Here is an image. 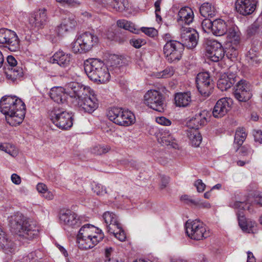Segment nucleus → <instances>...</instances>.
<instances>
[{"label": "nucleus", "mask_w": 262, "mask_h": 262, "mask_svg": "<svg viewBox=\"0 0 262 262\" xmlns=\"http://www.w3.org/2000/svg\"><path fill=\"white\" fill-rule=\"evenodd\" d=\"M8 64V70L6 74L8 79L14 81L17 78L23 76L24 71L21 67L17 65V61L12 56H8L7 58Z\"/></svg>", "instance_id": "obj_17"}, {"label": "nucleus", "mask_w": 262, "mask_h": 262, "mask_svg": "<svg viewBox=\"0 0 262 262\" xmlns=\"http://www.w3.org/2000/svg\"><path fill=\"white\" fill-rule=\"evenodd\" d=\"M178 16L177 21L180 25H189L193 20V12L190 8L185 7L180 10Z\"/></svg>", "instance_id": "obj_26"}, {"label": "nucleus", "mask_w": 262, "mask_h": 262, "mask_svg": "<svg viewBox=\"0 0 262 262\" xmlns=\"http://www.w3.org/2000/svg\"><path fill=\"white\" fill-rule=\"evenodd\" d=\"M0 249L5 253H12L14 251V243L9 239L0 227Z\"/></svg>", "instance_id": "obj_31"}, {"label": "nucleus", "mask_w": 262, "mask_h": 262, "mask_svg": "<svg viewBox=\"0 0 262 262\" xmlns=\"http://www.w3.org/2000/svg\"><path fill=\"white\" fill-rule=\"evenodd\" d=\"M59 219L61 223L72 228L78 227L80 224V222L77 219L76 214L69 210L61 213Z\"/></svg>", "instance_id": "obj_24"}, {"label": "nucleus", "mask_w": 262, "mask_h": 262, "mask_svg": "<svg viewBox=\"0 0 262 262\" xmlns=\"http://www.w3.org/2000/svg\"><path fill=\"white\" fill-rule=\"evenodd\" d=\"M233 94L239 102H247L252 96V86L246 80H241L236 83Z\"/></svg>", "instance_id": "obj_13"}, {"label": "nucleus", "mask_w": 262, "mask_h": 262, "mask_svg": "<svg viewBox=\"0 0 262 262\" xmlns=\"http://www.w3.org/2000/svg\"><path fill=\"white\" fill-rule=\"evenodd\" d=\"M187 137L192 146L198 147L202 142V137L197 129H190L188 130Z\"/></svg>", "instance_id": "obj_36"}, {"label": "nucleus", "mask_w": 262, "mask_h": 262, "mask_svg": "<svg viewBox=\"0 0 262 262\" xmlns=\"http://www.w3.org/2000/svg\"><path fill=\"white\" fill-rule=\"evenodd\" d=\"M247 262H256V258L252 252L248 251Z\"/></svg>", "instance_id": "obj_64"}, {"label": "nucleus", "mask_w": 262, "mask_h": 262, "mask_svg": "<svg viewBox=\"0 0 262 262\" xmlns=\"http://www.w3.org/2000/svg\"><path fill=\"white\" fill-rule=\"evenodd\" d=\"M62 6L76 7L80 5V3L76 0H56Z\"/></svg>", "instance_id": "obj_44"}, {"label": "nucleus", "mask_w": 262, "mask_h": 262, "mask_svg": "<svg viewBox=\"0 0 262 262\" xmlns=\"http://www.w3.org/2000/svg\"><path fill=\"white\" fill-rule=\"evenodd\" d=\"M253 136L256 142L262 143V132L261 130H254Z\"/></svg>", "instance_id": "obj_56"}, {"label": "nucleus", "mask_w": 262, "mask_h": 262, "mask_svg": "<svg viewBox=\"0 0 262 262\" xmlns=\"http://www.w3.org/2000/svg\"><path fill=\"white\" fill-rule=\"evenodd\" d=\"M11 179L12 182L16 185H19L21 183L20 177L16 173L12 174L11 175Z\"/></svg>", "instance_id": "obj_60"}, {"label": "nucleus", "mask_w": 262, "mask_h": 262, "mask_svg": "<svg viewBox=\"0 0 262 262\" xmlns=\"http://www.w3.org/2000/svg\"><path fill=\"white\" fill-rule=\"evenodd\" d=\"M77 25L75 16L72 13L66 14L61 23L55 29L57 35L63 36L65 33L73 31Z\"/></svg>", "instance_id": "obj_16"}, {"label": "nucleus", "mask_w": 262, "mask_h": 262, "mask_svg": "<svg viewBox=\"0 0 262 262\" xmlns=\"http://www.w3.org/2000/svg\"><path fill=\"white\" fill-rule=\"evenodd\" d=\"M208 112L206 110L200 111L194 117L190 119L187 123L190 129L198 130L200 127L204 125L207 122Z\"/></svg>", "instance_id": "obj_23"}, {"label": "nucleus", "mask_w": 262, "mask_h": 262, "mask_svg": "<svg viewBox=\"0 0 262 262\" xmlns=\"http://www.w3.org/2000/svg\"><path fill=\"white\" fill-rule=\"evenodd\" d=\"M206 56L211 61L217 62L225 56L222 45L216 40L208 41L206 47Z\"/></svg>", "instance_id": "obj_14"}, {"label": "nucleus", "mask_w": 262, "mask_h": 262, "mask_svg": "<svg viewBox=\"0 0 262 262\" xmlns=\"http://www.w3.org/2000/svg\"><path fill=\"white\" fill-rule=\"evenodd\" d=\"M144 103L150 108L159 112L165 110V98L163 94L154 90L148 91L144 96Z\"/></svg>", "instance_id": "obj_9"}, {"label": "nucleus", "mask_w": 262, "mask_h": 262, "mask_svg": "<svg viewBox=\"0 0 262 262\" xmlns=\"http://www.w3.org/2000/svg\"><path fill=\"white\" fill-rule=\"evenodd\" d=\"M174 100L177 106L186 107L191 101V94L190 92L177 93L175 95Z\"/></svg>", "instance_id": "obj_34"}, {"label": "nucleus", "mask_w": 262, "mask_h": 262, "mask_svg": "<svg viewBox=\"0 0 262 262\" xmlns=\"http://www.w3.org/2000/svg\"><path fill=\"white\" fill-rule=\"evenodd\" d=\"M236 214L239 226L242 230L249 233H254V228L256 226V223L251 221H247L243 212L239 211Z\"/></svg>", "instance_id": "obj_30"}, {"label": "nucleus", "mask_w": 262, "mask_h": 262, "mask_svg": "<svg viewBox=\"0 0 262 262\" xmlns=\"http://www.w3.org/2000/svg\"><path fill=\"white\" fill-rule=\"evenodd\" d=\"M106 37L110 40H114L115 38V33L113 31V29H108L105 34Z\"/></svg>", "instance_id": "obj_63"}, {"label": "nucleus", "mask_w": 262, "mask_h": 262, "mask_svg": "<svg viewBox=\"0 0 262 262\" xmlns=\"http://www.w3.org/2000/svg\"><path fill=\"white\" fill-rule=\"evenodd\" d=\"M181 37L183 47L185 46L188 49H191L195 48L198 44L199 34L194 29L183 27L181 31Z\"/></svg>", "instance_id": "obj_15"}, {"label": "nucleus", "mask_w": 262, "mask_h": 262, "mask_svg": "<svg viewBox=\"0 0 262 262\" xmlns=\"http://www.w3.org/2000/svg\"><path fill=\"white\" fill-rule=\"evenodd\" d=\"M50 98L57 103H64L67 99V94L65 92V89L62 87H54L49 92Z\"/></svg>", "instance_id": "obj_28"}, {"label": "nucleus", "mask_w": 262, "mask_h": 262, "mask_svg": "<svg viewBox=\"0 0 262 262\" xmlns=\"http://www.w3.org/2000/svg\"><path fill=\"white\" fill-rule=\"evenodd\" d=\"M103 218L105 221L108 232H114L115 229H118L121 225L118 220L117 215L113 212L106 211L103 213Z\"/></svg>", "instance_id": "obj_27"}, {"label": "nucleus", "mask_w": 262, "mask_h": 262, "mask_svg": "<svg viewBox=\"0 0 262 262\" xmlns=\"http://www.w3.org/2000/svg\"><path fill=\"white\" fill-rule=\"evenodd\" d=\"M10 224L12 231L23 239L32 241L39 233V227L36 223L17 213L11 216Z\"/></svg>", "instance_id": "obj_2"}, {"label": "nucleus", "mask_w": 262, "mask_h": 262, "mask_svg": "<svg viewBox=\"0 0 262 262\" xmlns=\"http://www.w3.org/2000/svg\"><path fill=\"white\" fill-rule=\"evenodd\" d=\"M143 32L150 37H154L157 34V31L153 28H143Z\"/></svg>", "instance_id": "obj_51"}, {"label": "nucleus", "mask_w": 262, "mask_h": 262, "mask_svg": "<svg viewBox=\"0 0 262 262\" xmlns=\"http://www.w3.org/2000/svg\"><path fill=\"white\" fill-rule=\"evenodd\" d=\"M231 206L234 208H239L244 210L247 208L246 204L243 202H235L233 205H231Z\"/></svg>", "instance_id": "obj_57"}, {"label": "nucleus", "mask_w": 262, "mask_h": 262, "mask_svg": "<svg viewBox=\"0 0 262 262\" xmlns=\"http://www.w3.org/2000/svg\"><path fill=\"white\" fill-rule=\"evenodd\" d=\"M197 204H195V206H199V207L203 208H210L211 205L210 203L206 201H201V200H196Z\"/></svg>", "instance_id": "obj_58"}, {"label": "nucleus", "mask_w": 262, "mask_h": 262, "mask_svg": "<svg viewBox=\"0 0 262 262\" xmlns=\"http://www.w3.org/2000/svg\"><path fill=\"white\" fill-rule=\"evenodd\" d=\"M36 188L38 192L42 193H44L47 190V186L43 183H38Z\"/></svg>", "instance_id": "obj_61"}, {"label": "nucleus", "mask_w": 262, "mask_h": 262, "mask_svg": "<svg viewBox=\"0 0 262 262\" xmlns=\"http://www.w3.org/2000/svg\"><path fill=\"white\" fill-rule=\"evenodd\" d=\"M247 58L248 62L251 64H254V63L257 64L259 62V59L258 58L256 54L253 50L248 52L247 55Z\"/></svg>", "instance_id": "obj_48"}, {"label": "nucleus", "mask_w": 262, "mask_h": 262, "mask_svg": "<svg viewBox=\"0 0 262 262\" xmlns=\"http://www.w3.org/2000/svg\"><path fill=\"white\" fill-rule=\"evenodd\" d=\"M183 50V45L176 40L167 41L163 47L164 56L169 63L180 60Z\"/></svg>", "instance_id": "obj_10"}, {"label": "nucleus", "mask_w": 262, "mask_h": 262, "mask_svg": "<svg viewBox=\"0 0 262 262\" xmlns=\"http://www.w3.org/2000/svg\"><path fill=\"white\" fill-rule=\"evenodd\" d=\"M158 141L160 144L163 146L170 145L174 148L178 147V144L176 143L174 138L168 132L164 131L160 133L158 137Z\"/></svg>", "instance_id": "obj_33"}, {"label": "nucleus", "mask_w": 262, "mask_h": 262, "mask_svg": "<svg viewBox=\"0 0 262 262\" xmlns=\"http://www.w3.org/2000/svg\"><path fill=\"white\" fill-rule=\"evenodd\" d=\"M196 87L200 93L208 97L212 92L214 84L208 73H200L196 77Z\"/></svg>", "instance_id": "obj_12"}, {"label": "nucleus", "mask_w": 262, "mask_h": 262, "mask_svg": "<svg viewBox=\"0 0 262 262\" xmlns=\"http://www.w3.org/2000/svg\"><path fill=\"white\" fill-rule=\"evenodd\" d=\"M156 122L163 125L168 126L171 124V121L164 117H159L156 118Z\"/></svg>", "instance_id": "obj_54"}, {"label": "nucleus", "mask_w": 262, "mask_h": 262, "mask_svg": "<svg viewBox=\"0 0 262 262\" xmlns=\"http://www.w3.org/2000/svg\"><path fill=\"white\" fill-rule=\"evenodd\" d=\"M103 237L101 230L91 224L84 225L80 229L77 236L78 247L83 250L92 248Z\"/></svg>", "instance_id": "obj_3"}, {"label": "nucleus", "mask_w": 262, "mask_h": 262, "mask_svg": "<svg viewBox=\"0 0 262 262\" xmlns=\"http://www.w3.org/2000/svg\"><path fill=\"white\" fill-rule=\"evenodd\" d=\"M213 21L208 18H205L202 22V27L204 32L209 33L212 32Z\"/></svg>", "instance_id": "obj_43"}, {"label": "nucleus", "mask_w": 262, "mask_h": 262, "mask_svg": "<svg viewBox=\"0 0 262 262\" xmlns=\"http://www.w3.org/2000/svg\"><path fill=\"white\" fill-rule=\"evenodd\" d=\"M73 104L88 113L93 112L98 107V100L94 91L91 89L86 95L83 94L80 98L75 99Z\"/></svg>", "instance_id": "obj_8"}, {"label": "nucleus", "mask_w": 262, "mask_h": 262, "mask_svg": "<svg viewBox=\"0 0 262 262\" xmlns=\"http://www.w3.org/2000/svg\"><path fill=\"white\" fill-rule=\"evenodd\" d=\"M80 41V39L78 37L77 39L71 43V47L72 51L74 53L84 52V50L82 47V43H81Z\"/></svg>", "instance_id": "obj_46"}, {"label": "nucleus", "mask_w": 262, "mask_h": 262, "mask_svg": "<svg viewBox=\"0 0 262 262\" xmlns=\"http://www.w3.org/2000/svg\"><path fill=\"white\" fill-rule=\"evenodd\" d=\"M46 12V9L43 8L39 9L31 15L29 19V23L32 27L37 30L44 27L48 21Z\"/></svg>", "instance_id": "obj_21"}, {"label": "nucleus", "mask_w": 262, "mask_h": 262, "mask_svg": "<svg viewBox=\"0 0 262 262\" xmlns=\"http://www.w3.org/2000/svg\"><path fill=\"white\" fill-rule=\"evenodd\" d=\"M0 46L7 48L12 52L18 51L19 49V40L16 33L9 29H1Z\"/></svg>", "instance_id": "obj_11"}, {"label": "nucleus", "mask_w": 262, "mask_h": 262, "mask_svg": "<svg viewBox=\"0 0 262 262\" xmlns=\"http://www.w3.org/2000/svg\"><path fill=\"white\" fill-rule=\"evenodd\" d=\"M247 137L245 129L244 128H238L235 132L234 138V144H237V148L241 146Z\"/></svg>", "instance_id": "obj_39"}, {"label": "nucleus", "mask_w": 262, "mask_h": 262, "mask_svg": "<svg viewBox=\"0 0 262 262\" xmlns=\"http://www.w3.org/2000/svg\"><path fill=\"white\" fill-rule=\"evenodd\" d=\"M110 233L113 234L116 238L121 242L125 241L126 239V235L122 228L121 225H119L118 229L116 228L114 232Z\"/></svg>", "instance_id": "obj_45"}, {"label": "nucleus", "mask_w": 262, "mask_h": 262, "mask_svg": "<svg viewBox=\"0 0 262 262\" xmlns=\"http://www.w3.org/2000/svg\"><path fill=\"white\" fill-rule=\"evenodd\" d=\"M103 4L108 8L122 12L128 7L127 0H103Z\"/></svg>", "instance_id": "obj_32"}, {"label": "nucleus", "mask_w": 262, "mask_h": 262, "mask_svg": "<svg viewBox=\"0 0 262 262\" xmlns=\"http://www.w3.org/2000/svg\"><path fill=\"white\" fill-rule=\"evenodd\" d=\"M84 69L88 77L98 83L109 81L110 74L106 66L98 59H89L84 62Z\"/></svg>", "instance_id": "obj_4"}, {"label": "nucleus", "mask_w": 262, "mask_h": 262, "mask_svg": "<svg viewBox=\"0 0 262 262\" xmlns=\"http://www.w3.org/2000/svg\"><path fill=\"white\" fill-rule=\"evenodd\" d=\"M174 73V69L170 67L166 68L163 71L158 72L156 74V76L159 78H167L172 76Z\"/></svg>", "instance_id": "obj_42"}, {"label": "nucleus", "mask_w": 262, "mask_h": 262, "mask_svg": "<svg viewBox=\"0 0 262 262\" xmlns=\"http://www.w3.org/2000/svg\"><path fill=\"white\" fill-rule=\"evenodd\" d=\"M130 44L135 48L139 49L146 43L144 39L141 38H132L129 41Z\"/></svg>", "instance_id": "obj_49"}, {"label": "nucleus", "mask_w": 262, "mask_h": 262, "mask_svg": "<svg viewBox=\"0 0 262 262\" xmlns=\"http://www.w3.org/2000/svg\"><path fill=\"white\" fill-rule=\"evenodd\" d=\"M232 99L230 98H222L219 99L214 105L212 115L216 118H221L226 115L231 108Z\"/></svg>", "instance_id": "obj_20"}, {"label": "nucleus", "mask_w": 262, "mask_h": 262, "mask_svg": "<svg viewBox=\"0 0 262 262\" xmlns=\"http://www.w3.org/2000/svg\"><path fill=\"white\" fill-rule=\"evenodd\" d=\"M107 116L108 119L116 124L127 126L131 125L134 120L133 114L121 108L114 107L108 111Z\"/></svg>", "instance_id": "obj_6"}, {"label": "nucleus", "mask_w": 262, "mask_h": 262, "mask_svg": "<svg viewBox=\"0 0 262 262\" xmlns=\"http://www.w3.org/2000/svg\"><path fill=\"white\" fill-rule=\"evenodd\" d=\"M1 112L5 115L7 122L11 126L22 123L26 114L25 104L15 96H5L0 101Z\"/></svg>", "instance_id": "obj_1"}, {"label": "nucleus", "mask_w": 262, "mask_h": 262, "mask_svg": "<svg viewBox=\"0 0 262 262\" xmlns=\"http://www.w3.org/2000/svg\"><path fill=\"white\" fill-rule=\"evenodd\" d=\"M200 12L205 18H211L215 15L214 8L209 3H205L202 5Z\"/></svg>", "instance_id": "obj_37"}, {"label": "nucleus", "mask_w": 262, "mask_h": 262, "mask_svg": "<svg viewBox=\"0 0 262 262\" xmlns=\"http://www.w3.org/2000/svg\"><path fill=\"white\" fill-rule=\"evenodd\" d=\"M110 150L109 146L97 145L93 147L91 152L94 154L100 155L107 152Z\"/></svg>", "instance_id": "obj_47"}, {"label": "nucleus", "mask_w": 262, "mask_h": 262, "mask_svg": "<svg viewBox=\"0 0 262 262\" xmlns=\"http://www.w3.org/2000/svg\"><path fill=\"white\" fill-rule=\"evenodd\" d=\"M66 88L72 98V103L75 99L80 98L83 94L86 95L91 89L77 82H69L66 84Z\"/></svg>", "instance_id": "obj_19"}, {"label": "nucleus", "mask_w": 262, "mask_h": 262, "mask_svg": "<svg viewBox=\"0 0 262 262\" xmlns=\"http://www.w3.org/2000/svg\"><path fill=\"white\" fill-rule=\"evenodd\" d=\"M258 0H236L235 9L239 14L247 16L253 13L256 9Z\"/></svg>", "instance_id": "obj_18"}, {"label": "nucleus", "mask_w": 262, "mask_h": 262, "mask_svg": "<svg viewBox=\"0 0 262 262\" xmlns=\"http://www.w3.org/2000/svg\"><path fill=\"white\" fill-rule=\"evenodd\" d=\"M227 26L225 21L221 19L213 20L212 33L216 36H222L226 33Z\"/></svg>", "instance_id": "obj_35"}, {"label": "nucleus", "mask_w": 262, "mask_h": 262, "mask_svg": "<svg viewBox=\"0 0 262 262\" xmlns=\"http://www.w3.org/2000/svg\"><path fill=\"white\" fill-rule=\"evenodd\" d=\"M93 190L97 195H103L107 193L106 188H103V186L99 184H95Z\"/></svg>", "instance_id": "obj_50"}, {"label": "nucleus", "mask_w": 262, "mask_h": 262, "mask_svg": "<svg viewBox=\"0 0 262 262\" xmlns=\"http://www.w3.org/2000/svg\"><path fill=\"white\" fill-rule=\"evenodd\" d=\"M194 185L196 187L197 190L199 192H203L205 188L206 185L203 183L201 180H198L194 183Z\"/></svg>", "instance_id": "obj_55"}, {"label": "nucleus", "mask_w": 262, "mask_h": 262, "mask_svg": "<svg viewBox=\"0 0 262 262\" xmlns=\"http://www.w3.org/2000/svg\"><path fill=\"white\" fill-rule=\"evenodd\" d=\"M181 200L188 205L192 204L195 206V204H198L196 200L192 199L191 197L188 195H182L181 198Z\"/></svg>", "instance_id": "obj_52"}, {"label": "nucleus", "mask_w": 262, "mask_h": 262, "mask_svg": "<svg viewBox=\"0 0 262 262\" xmlns=\"http://www.w3.org/2000/svg\"><path fill=\"white\" fill-rule=\"evenodd\" d=\"M84 52L90 51L98 41V37L92 32H85L78 36Z\"/></svg>", "instance_id": "obj_22"}, {"label": "nucleus", "mask_w": 262, "mask_h": 262, "mask_svg": "<svg viewBox=\"0 0 262 262\" xmlns=\"http://www.w3.org/2000/svg\"><path fill=\"white\" fill-rule=\"evenodd\" d=\"M237 47V45H234V46H232L231 45H228V47L225 51V55H226L228 58L232 60L237 57L238 55Z\"/></svg>", "instance_id": "obj_40"}, {"label": "nucleus", "mask_w": 262, "mask_h": 262, "mask_svg": "<svg viewBox=\"0 0 262 262\" xmlns=\"http://www.w3.org/2000/svg\"><path fill=\"white\" fill-rule=\"evenodd\" d=\"M235 75L232 73H224L217 81V88L222 91H227L235 83Z\"/></svg>", "instance_id": "obj_25"}, {"label": "nucleus", "mask_w": 262, "mask_h": 262, "mask_svg": "<svg viewBox=\"0 0 262 262\" xmlns=\"http://www.w3.org/2000/svg\"><path fill=\"white\" fill-rule=\"evenodd\" d=\"M161 183L160 185V188L163 189L165 188L169 183V178L166 176H162L161 177Z\"/></svg>", "instance_id": "obj_59"}, {"label": "nucleus", "mask_w": 262, "mask_h": 262, "mask_svg": "<svg viewBox=\"0 0 262 262\" xmlns=\"http://www.w3.org/2000/svg\"><path fill=\"white\" fill-rule=\"evenodd\" d=\"M117 25L120 28H123L126 30H128L131 32L135 33L136 29L133 24L130 22L124 20H118L117 21Z\"/></svg>", "instance_id": "obj_41"}, {"label": "nucleus", "mask_w": 262, "mask_h": 262, "mask_svg": "<svg viewBox=\"0 0 262 262\" xmlns=\"http://www.w3.org/2000/svg\"><path fill=\"white\" fill-rule=\"evenodd\" d=\"M227 37L228 41L233 45H238L239 42V35L237 29L233 27L227 29Z\"/></svg>", "instance_id": "obj_38"}, {"label": "nucleus", "mask_w": 262, "mask_h": 262, "mask_svg": "<svg viewBox=\"0 0 262 262\" xmlns=\"http://www.w3.org/2000/svg\"><path fill=\"white\" fill-rule=\"evenodd\" d=\"M186 233L191 239L199 241L209 236L206 227L200 220H188L185 224Z\"/></svg>", "instance_id": "obj_7"}, {"label": "nucleus", "mask_w": 262, "mask_h": 262, "mask_svg": "<svg viewBox=\"0 0 262 262\" xmlns=\"http://www.w3.org/2000/svg\"><path fill=\"white\" fill-rule=\"evenodd\" d=\"M242 156H248L249 155L251 156L253 153V150L249 147L246 146H243L241 147L239 152Z\"/></svg>", "instance_id": "obj_53"}, {"label": "nucleus", "mask_w": 262, "mask_h": 262, "mask_svg": "<svg viewBox=\"0 0 262 262\" xmlns=\"http://www.w3.org/2000/svg\"><path fill=\"white\" fill-rule=\"evenodd\" d=\"M257 27L256 24L252 25L247 30V33L249 36H252L255 34Z\"/></svg>", "instance_id": "obj_62"}, {"label": "nucleus", "mask_w": 262, "mask_h": 262, "mask_svg": "<svg viewBox=\"0 0 262 262\" xmlns=\"http://www.w3.org/2000/svg\"><path fill=\"white\" fill-rule=\"evenodd\" d=\"M50 119L57 127L61 129H68L73 125V115L62 108L55 107L50 114Z\"/></svg>", "instance_id": "obj_5"}, {"label": "nucleus", "mask_w": 262, "mask_h": 262, "mask_svg": "<svg viewBox=\"0 0 262 262\" xmlns=\"http://www.w3.org/2000/svg\"><path fill=\"white\" fill-rule=\"evenodd\" d=\"M71 60L70 54H66L62 51H58L53 55L51 62L57 63L60 67H66L70 64Z\"/></svg>", "instance_id": "obj_29"}]
</instances>
